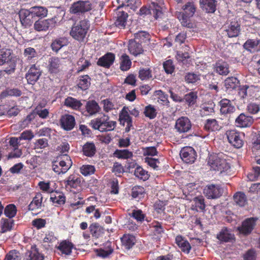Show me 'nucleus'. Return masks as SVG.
Returning a JSON list of instances; mask_svg holds the SVG:
<instances>
[{
    "instance_id": "obj_38",
    "label": "nucleus",
    "mask_w": 260,
    "mask_h": 260,
    "mask_svg": "<svg viewBox=\"0 0 260 260\" xmlns=\"http://www.w3.org/2000/svg\"><path fill=\"white\" fill-rule=\"evenodd\" d=\"M126 109L125 107H124L119 114V120L120 122H123V124L124 123H126L127 124L126 129L132 126V119L126 110Z\"/></svg>"
},
{
    "instance_id": "obj_59",
    "label": "nucleus",
    "mask_w": 260,
    "mask_h": 260,
    "mask_svg": "<svg viewBox=\"0 0 260 260\" xmlns=\"http://www.w3.org/2000/svg\"><path fill=\"white\" fill-rule=\"evenodd\" d=\"M95 168L93 166L85 165L80 168V173L84 176H87L93 174L95 172Z\"/></svg>"
},
{
    "instance_id": "obj_63",
    "label": "nucleus",
    "mask_w": 260,
    "mask_h": 260,
    "mask_svg": "<svg viewBox=\"0 0 260 260\" xmlns=\"http://www.w3.org/2000/svg\"><path fill=\"white\" fill-rule=\"evenodd\" d=\"M194 206L197 211H203L205 210L206 205L204 202V199L202 196L194 198L193 200Z\"/></svg>"
},
{
    "instance_id": "obj_3",
    "label": "nucleus",
    "mask_w": 260,
    "mask_h": 260,
    "mask_svg": "<svg viewBox=\"0 0 260 260\" xmlns=\"http://www.w3.org/2000/svg\"><path fill=\"white\" fill-rule=\"evenodd\" d=\"M89 27L90 23L88 20H81L72 26L70 34L75 40L82 42L85 38Z\"/></svg>"
},
{
    "instance_id": "obj_35",
    "label": "nucleus",
    "mask_w": 260,
    "mask_h": 260,
    "mask_svg": "<svg viewBox=\"0 0 260 260\" xmlns=\"http://www.w3.org/2000/svg\"><path fill=\"white\" fill-rule=\"evenodd\" d=\"M204 127L206 131L215 132L219 131L221 126L215 119H208L206 121Z\"/></svg>"
},
{
    "instance_id": "obj_52",
    "label": "nucleus",
    "mask_w": 260,
    "mask_h": 260,
    "mask_svg": "<svg viewBox=\"0 0 260 260\" xmlns=\"http://www.w3.org/2000/svg\"><path fill=\"white\" fill-rule=\"evenodd\" d=\"M150 39V35L146 31H139L135 34L134 40L137 41L140 44L149 41Z\"/></svg>"
},
{
    "instance_id": "obj_6",
    "label": "nucleus",
    "mask_w": 260,
    "mask_h": 260,
    "mask_svg": "<svg viewBox=\"0 0 260 260\" xmlns=\"http://www.w3.org/2000/svg\"><path fill=\"white\" fill-rule=\"evenodd\" d=\"M92 9V5L89 1H79L74 2L70 8V12L76 15H81L88 12Z\"/></svg>"
},
{
    "instance_id": "obj_49",
    "label": "nucleus",
    "mask_w": 260,
    "mask_h": 260,
    "mask_svg": "<svg viewBox=\"0 0 260 260\" xmlns=\"http://www.w3.org/2000/svg\"><path fill=\"white\" fill-rule=\"evenodd\" d=\"M29 260H43L44 256L40 253L36 246H31L28 252Z\"/></svg>"
},
{
    "instance_id": "obj_26",
    "label": "nucleus",
    "mask_w": 260,
    "mask_h": 260,
    "mask_svg": "<svg viewBox=\"0 0 260 260\" xmlns=\"http://www.w3.org/2000/svg\"><path fill=\"white\" fill-rule=\"evenodd\" d=\"M213 70L220 75L226 76L229 73V64L226 62L219 60L213 64Z\"/></svg>"
},
{
    "instance_id": "obj_62",
    "label": "nucleus",
    "mask_w": 260,
    "mask_h": 260,
    "mask_svg": "<svg viewBox=\"0 0 260 260\" xmlns=\"http://www.w3.org/2000/svg\"><path fill=\"white\" fill-rule=\"evenodd\" d=\"M90 64L91 63L89 60L85 59L84 58H80L77 62L78 73H80L85 70L89 67V66H90Z\"/></svg>"
},
{
    "instance_id": "obj_46",
    "label": "nucleus",
    "mask_w": 260,
    "mask_h": 260,
    "mask_svg": "<svg viewBox=\"0 0 260 260\" xmlns=\"http://www.w3.org/2000/svg\"><path fill=\"white\" fill-rule=\"evenodd\" d=\"M239 84V81L234 77H229L224 81V86L227 90H231L237 88Z\"/></svg>"
},
{
    "instance_id": "obj_61",
    "label": "nucleus",
    "mask_w": 260,
    "mask_h": 260,
    "mask_svg": "<svg viewBox=\"0 0 260 260\" xmlns=\"http://www.w3.org/2000/svg\"><path fill=\"white\" fill-rule=\"evenodd\" d=\"M131 216L135 219L137 221L140 222L144 221L146 218L145 214H144L143 211L140 209L133 210Z\"/></svg>"
},
{
    "instance_id": "obj_60",
    "label": "nucleus",
    "mask_w": 260,
    "mask_h": 260,
    "mask_svg": "<svg viewBox=\"0 0 260 260\" xmlns=\"http://www.w3.org/2000/svg\"><path fill=\"white\" fill-rule=\"evenodd\" d=\"M145 192L144 188L140 186H134L132 188V196L134 198L141 199L144 197Z\"/></svg>"
},
{
    "instance_id": "obj_21",
    "label": "nucleus",
    "mask_w": 260,
    "mask_h": 260,
    "mask_svg": "<svg viewBox=\"0 0 260 260\" xmlns=\"http://www.w3.org/2000/svg\"><path fill=\"white\" fill-rule=\"evenodd\" d=\"M81 178L77 175L72 174L70 175L64 180L65 186L67 188L77 189L81 186Z\"/></svg>"
},
{
    "instance_id": "obj_2",
    "label": "nucleus",
    "mask_w": 260,
    "mask_h": 260,
    "mask_svg": "<svg viewBox=\"0 0 260 260\" xmlns=\"http://www.w3.org/2000/svg\"><path fill=\"white\" fill-rule=\"evenodd\" d=\"M222 156V153L211 154L209 156L208 164L212 170L225 175L231 172V167Z\"/></svg>"
},
{
    "instance_id": "obj_23",
    "label": "nucleus",
    "mask_w": 260,
    "mask_h": 260,
    "mask_svg": "<svg viewBox=\"0 0 260 260\" xmlns=\"http://www.w3.org/2000/svg\"><path fill=\"white\" fill-rule=\"evenodd\" d=\"M56 161H57V164L61 167L64 173L71 168L73 164L70 157L67 154L61 155Z\"/></svg>"
},
{
    "instance_id": "obj_34",
    "label": "nucleus",
    "mask_w": 260,
    "mask_h": 260,
    "mask_svg": "<svg viewBox=\"0 0 260 260\" xmlns=\"http://www.w3.org/2000/svg\"><path fill=\"white\" fill-rule=\"evenodd\" d=\"M151 228L153 231V238L159 240L164 232L161 224L157 221H154L151 224Z\"/></svg>"
},
{
    "instance_id": "obj_4",
    "label": "nucleus",
    "mask_w": 260,
    "mask_h": 260,
    "mask_svg": "<svg viewBox=\"0 0 260 260\" xmlns=\"http://www.w3.org/2000/svg\"><path fill=\"white\" fill-rule=\"evenodd\" d=\"M116 124V121L109 120V117L106 115L91 121L92 128L102 132L114 130Z\"/></svg>"
},
{
    "instance_id": "obj_50",
    "label": "nucleus",
    "mask_w": 260,
    "mask_h": 260,
    "mask_svg": "<svg viewBox=\"0 0 260 260\" xmlns=\"http://www.w3.org/2000/svg\"><path fill=\"white\" fill-rule=\"evenodd\" d=\"M134 175L136 177L143 181H145L149 178L148 172L140 166H137L135 170Z\"/></svg>"
},
{
    "instance_id": "obj_25",
    "label": "nucleus",
    "mask_w": 260,
    "mask_h": 260,
    "mask_svg": "<svg viewBox=\"0 0 260 260\" xmlns=\"http://www.w3.org/2000/svg\"><path fill=\"white\" fill-rule=\"evenodd\" d=\"M115 58L114 54L109 52L100 57L97 63L100 66L109 68L113 63Z\"/></svg>"
},
{
    "instance_id": "obj_22",
    "label": "nucleus",
    "mask_w": 260,
    "mask_h": 260,
    "mask_svg": "<svg viewBox=\"0 0 260 260\" xmlns=\"http://www.w3.org/2000/svg\"><path fill=\"white\" fill-rule=\"evenodd\" d=\"M245 49L252 53L260 51V40L258 39H248L244 44Z\"/></svg>"
},
{
    "instance_id": "obj_11",
    "label": "nucleus",
    "mask_w": 260,
    "mask_h": 260,
    "mask_svg": "<svg viewBox=\"0 0 260 260\" xmlns=\"http://www.w3.org/2000/svg\"><path fill=\"white\" fill-rule=\"evenodd\" d=\"M223 27L230 38L237 37L240 31V25L235 20L226 22Z\"/></svg>"
},
{
    "instance_id": "obj_5",
    "label": "nucleus",
    "mask_w": 260,
    "mask_h": 260,
    "mask_svg": "<svg viewBox=\"0 0 260 260\" xmlns=\"http://www.w3.org/2000/svg\"><path fill=\"white\" fill-rule=\"evenodd\" d=\"M229 142L235 148H240L244 144V134L236 130H229L226 132Z\"/></svg>"
},
{
    "instance_id": "obj_10",
    "label": "nucleus",
    "mask_w": 260,
    "mask_h": 260,
    "mask_svg": "<svg viewBox=\"0 0 260 260\" xmlns=\"http://www.w3.org/2000/svg\"><path fill=\"white\" fill-rule=\"evenodd\" d=\"M238 90V95L244 103L247 101L252 96V93L253 91H257L260 92V88L257 87L249 86L247 85L240 86Z\"/></svg>"
},
{
    "instance_id": "obj_18",
    "label": "nucleus",
    "mask_w": 260,
    "mask_h": 260,
    "mask_svg": "<svg viewBox=\"0 0 260 260\" xmlns=\"http://www.w3.org/2000/svg\"><path fill=\"white\" fill-rule=\"evenodd\" d=\"M216 0H200V8L207 13H214L216 10Z\"/></svg>"
},
{
    "instance_id": "obj_14",
    "label": "nucleus",
    "mask_w": 260,
    "mask_h": 260,
    "mask_svg": "<svg viewBox=\"0 0 260 260\" xmlns=\"http://www.w3.org/2000/svg\"><path fill=\"white\" fill-rule=\"evenodd\" d=\"M191 122L187 117H181L176 121L175 128L180 133L187 132L191 129Z\"/></svg>"
},
{
    "instance_id": "obj_40",
    "label": "nucleus",
    "mask_w": 260,
    "mask_h": 260,
    "mask_svg": "<svg viewBox=\"0 0 260 260\" xmlns=\"http://www.w3.org/2000/svg\"><path fill=\"white\" fill-rule=\"evenodd\" d=\"M82 152L84 155L87 157H92L95 153L96 148L92 142L86 143L82 147Z\"/></svg>"
},
{
    "instance_id": "obj_57",
    "label": "nucleus",
    "mask_w": 260,
    "mask_h": 260,
    "mask_svg": "<svg viewBox=\"0 0 260 260\" xmlns=\"http://www.w3.org/2000/svg\"><path fill=\"white\" fill-rule=\"evenodd\" d=\"M16 213L17 208L14 204L7 205L4 209L5 215L10 219L14 217L16 215Z\"/></svg>"
},
{
    "instance_id": "obj_12",
    "label": "nucleus",
    "mask_w": 260,
    "mask_h": 260,
    "mask_svg": "<svg viewBox=\"0 0 260 260\" xmlns=\"http://www.w3.org/2000/svg\"><path fill=\"white\" fill-rule=\"evenodd\" d=\"M180 155L182 160L186 164H192L196 159V152L191 147L183 148L180 151Z\"/></svg>"
},
{
    "instance_id": "obj_9",
    "label": "nucleus",
    "mask_w": 260,
    "mask_h": 260,
    "mask_svg": "<svg viewBox=\"0 0 260 260\" xmlns=\"http://www.w3.org/2000/svg\"><path fill=\"white\" fill-rule=\"evenodd\" d=\"M223 193V189L219 185L209 184L204 189V193L208 199H215L219 198Z\"/></svg>"
},
{
    "instance_id": "obj_30",
    "label": "nucleus",
    "mask_w": 260,
    "mask_h": 260,
    "mask_svg": "<svg viewBox=\"0 0 260 260\" xmlns=\"http://www.w3.org/2000/svg\"><path fill=\"white\" fill-rule=\"evenodd\" d=\"M30 8L31 17H37L43 18L47 16L48 10L43 6H34Z\"/></svg>"
},
{
    "instance_id": "obj_31",
    "label": "nucleus",
    "mask_w": 260,
    "mask_h": 260,
    "mask_svg": "<svg viewBox=\"0 0 260 260\" xmlns=\"http://www.w3.org/2000/svg\"><path fill=\"white\" fill-rule=\"evenodd\" d=\"M234 238V235L226 228L222 229L219 234L217 235V238L223 242H231Z\"/></svg>"
},
{
    "instance_id": "obj_28",
    "label": "nucleus",
    "mask_w": 260,
    "mask_h": 260,
    "mask_svg": "<svg viewBox=\"0 0 260 260\" xmlns=\"http://www.w3.org/2000/svg\"><path fill=\"white\" fill-rule=\"evenodd\" d=\"M74 247L73 244L69 241L63 240L55 248L61 252V254L70 255L72 253V250Z\"/></svg>"
},
{
    "instance_id": "obj_58",
    "label": "nucleus",
    "mask_w": 260,
    "mask_h": 260,
    "mask_svg": "<svg viewBox=\"0 0 260 260\" xmlns=\"http://www.w3.org/2000/svg\"><path fill=\"white\" fill-rule=\"evenodd\" d=\"M234 200L236 204L240 206H244L246 203V198L244 193L237 192L234 196Z\"/></svg>"
},
{
    "instance_id": "obj_7",
    "label": "nucleus",
    "mask_w": 260,
    "mask_h": 260,
    "mask_svg": "<svg viewBox=\"0 0 260 260\" xmlns=\"http://www.w3.org/2000/svg\"><path fill=\"white\" fill-rule=\"evenodd\" d=\"M220 112L222 115L231 117L237 111L233 102L229 99H222L219 102Z\"/></svg>"
},
{
    "instance_id": "obj_47",
    "label": "nucleus",
    "mask_w": 260,
    "mask_h": 260,
    "mask_svg": "<svg viewBox=\"0 0 260 260\" xmlns=\"http://www.w3.org/2000/svg\"><path fill=\"white\" fill-rule=\"evenodd\" d=\"M215 104L213 103L205 104L202 106L200 114L202 116L209 115L214 112Z\"/></svg>"
},
{
    "instance_id": "obj_1",
    "label": "nucleus",
    "mask_w": 260,
    "mask_h": 260,
    "mask_svg": "<svg viewBox=\"0 0 260 260\" xmlns=\"http://www.w3.org/2000/svg\"><path fill=\"white\" fill-rule=\"evenodd\" d=\"M183 12H178L176 16L179 19L181 25L189 28L193 27V24L191 22L190 18L193 17L196 12L197 7L194 2H188L182 7Z\"/></svg>"
},
{
    "instance_id": "obj_39",
    "label": "nucleus",
    "mask_w": 260,
    "mask_h": 260,
    "mask_svg": "<svg viewBox=\"0 0 260 260\" xmlns=\"http://www.w3.org/2000/svg\"><path fill=\"white\" fill-rule=\"evenodd\" d=\"M64 105L74 110H79L82 104L79 100L72 97L69 96L64 100Z\"/></svg>"
},
{
    "instance_id": "obj_51",
    "label": "nucleus",
    "mask_w": 260,
    "mask_h": 260,
    "mask_svg": "<svg viewBox=\"0 0 260 260\" xmlns=\"http://www.w3.org/2000/svg\"><path fill=\"white\" fill-rule=\"evenodd\" d=\"M198 96L196 92L191 91L188 93L186 94L183 99L185 103L189 106H191L195 104L197 102Z\"/></svg>"
},
{
    "instance_id": "obj_42",
    "label": "nucleus",
    "mask_w": 260,
    "mask_h": 260,
    "mask_svg": "<svg viewBox=\"0 0 260 260\" xmlns=\"http://www.w3.org/2000/svg\"><path fill=\"white\" fill-rule=\"evenodd\" d=\"M50 200L57 205H62L66 203V198L63 193L55 191L51 194Z\"/></svg>"
},
{
    "instance_id": "obj_55",
    "label": "nucleus",
    "mask_w": 260,
    "mask_h": 260,
    "mask_svg": "<svg viewBox=\"0 0 260 260\" xmlns=\"http://www.w3.org/2000/svg\"><path fill=\"white\" fill-rule=\"evenodd\" d=\"M152 72L151 70L148 68H140L139 71V78L141 80H146L151 78Z\"/></svg>"
},
{
    "instance_id": "obj_48",
    "label": "nucleus",
    "mask_w": 260,
    "mask_h": 260,
    "mask_svg": "<svg viewBox=\"0 0 260 260\" xmlns=\"http://www.w3.org/2000/svg\"><path fill=\"white\" fill-rule=\"evenodd\" d=\"M113 155L119 159H126L131 158L133 156V153L127 149H117L114 151Z\"/></svg>"
},
{
    "instance_id": "obj_32",
    "label": "nucleus",
    "mask_w": 260,
    "mask_h": 260,
    "mask_svg": "<svg viewBox=\"0 0 260 260\" xmlns=\"http://www.w3.org/2000/svg\"><path fill=\"white\" fill-rule=\"evenodd\" d=\"M69 43L68 40L66 37H60L54 40L51 45L53 51L57 52L61 48L67 46Z\"/></svg>"
},
{
    "instance_id": "obj_19",
    "label": "nucleus",
    "mask_w": 260,
    "mask_h": 260,
    "mask_svg": "<svg viewBox=\"0 0 260 260\" xmlns=\"http://www.w3.org/2000/svg\"><path fill=\"white\" fill-rule=\"evenodd\" d=\"M253 119L251 116L241 113L235 119V124L240 127H249L253 123Z\"/></svg>"
},
{
    "instance_id": "obj_8",
    "label": "nucleus",
    "mask_w": 260,
    "mask_h": 260,
    "mask_svg": "<svg viewBox=\"0 0 260 260\" xmlns=\"http://www.w3.org/2000/svg\"><path fill=\"white\" fill-rule=\"evenodd\" d=\"M57 17H54L51 19L39 20L34 23V28L38 31H46L55 26L57 22Z\"/></svg>"
},
{
    "instance_id": "obj_64",
    "label": "nucleus",
    "mask_w": 260,
    "mask_h": 260,
    "mask_svg": "<svg viewBox=\"0 0 260 260\" xmlns=\"http://www.w3.org/2000/svg\"><path fill=\"white\" fill-rule=\"evenodd\" d=\"M5 260H21L20 254L16 250H12L6 254Z\"/></svg>"
},
{
    "instance_id": "obj_16",
    "label": "nucleus",
    "mask_w": 260,
    "mask_h": 260,
    "mask_svg": "<svg viewBox=\"0 0 260 260\" xmlns=\"http://www.w3.org/2000/svg\"><path fill=\"white\" fill-rule=\"evenodd\" d=\"M41 75V72L40 69L35 64H33L26 74L25 78L28 84H34L38 81Z\"/></svg>"
},
{
    "instance_id": "obj_43",
    "label": "nucleus",
    "mask_w": 260,
    "mask_h": 260,
    "mask_svg": "<svg viewBox=\"0 0 260 260\" xmlns=\"http://www.w3.org/2000/svg\"><path fill=\"white\" fill-rule=\"evenodd\" d=\"M12 50L7 48L0 49V66L8 63L11 59Z\"/></svg>"
},
{
    "instance_id": "obj_56",
    "label": "nucleus",
    "mask_w": 260,
    "mask_h": 260,
    "mask_svg": "<svg viewBox=\"0 0 260 260\" xmlns=\"http://www.w3.org/2000/svg\"><path fill=\"white\" fill-rule=\"evenodd\" d=\"M144 113L146 117H148L150 119H154L157 115L156 109L151 105L145 107Z\"/></svg>"
},
{
    "instance_id": "obj_17",
    "label": "nucleus",
    "mask_w": 260,
    "mask_h": 260,
    "mask_svg": "<svg viewBox=\"0 0 260 260\" xmlns=\"http://www.w3.org/2000/svg\"><path fill=\"white\" fill-rule=\"evenodd\" d=\"M59 122L61 127L66 131L72 129L75 125V119L73 116L65 114L61 116Z\"/></svg>"
},
{
    "instance_id": "obj_27",
    "label": "nucleus",
    "mask_w": 260,
    "mask_h": 260,
    "mask_svg": "<svg viewBox=\"0 0 260 260\" xmlns=\"http://www.w3.org/2000/svg\"><path fill=\"white\" fill-rule=\"evenodd\" d=\"M128 49L130 53L134 56H137L143 52L142 45L134 40L129 41Z\"/></svg>"
},
{
    "instance_id": "obj_41",
    "label": "nucleus",
    "mask_w": 260,
    "mask_h": 260,
    "mask_svg": "<svg viewBox=\"0 0 260 260\" xmlns=\"http://www.w3.org/2000/svg\"><path fill=\"white\" fill-rule=\"evenodd\" d=\"M42 194L41 193H37L28 205V209L34 210L40 208L42 206Z\"/></svg>"
},
{
    "instance_id": "obj_54",
    "label": "nucleus",
    "mask_w": 260,
    "mask_h": 260,
    "mask_svg": "<svg viewBox=\"0 0 260 260\" xmlns=\"http://www.w3.org/2000/svg\"><path fill=\"white\" fill-rule=\"evenodd\" d=\"M90 85V78L86 75L80 77L78 86L82 90L87 89Z\"/></svg>"
},
{
    "instance_id": "obj_33",
    "label": "nucleus",
    "mask_w": 260,
    "mask_h": 260,
    "mask_svg": "<svg viewBox=\"0 0 260 260\" xmlns=\"http://www.w3.org/2000/svg\"><path fill=\"white\" fill-rule=\"evenodd\" d=\"M122 245L126 249L133 247L136 243L135 237L132 235L125 234L121 238Z\"/></svg>"
},
{
    "instance_id": "obj_36",
    "label": "nucleus",
    "mask_w": 260,
    "mask_h": 260,
    "mask_svg": "<svg viewBox=\"0 0 260 260\" xmlns=\"http://www.w3.org/2000/svg\"><path fill=\"white\" fill-rule=\"evenodd\" d=\"M113 251L111 246V242H107L105 244V249L100 248L95 250L96 255L102 258H105L108 256Z\"/></svg>"
},
{
    "instance_id": "obj_29",
    "label": "nucleus",
    "mask_w": 260,
    "mask_h": 260,
    "mask_svg": "<svg viewBox=\"0 0 260 260\" xmlns=\"http://www.w3.org/2000/svg\"><path fill=\"white\" fill-rule=\"evenodd\" d=\"M147 11L148 13L153 15L155 19L161 18L163 15L162 8L157 3L152 2Z\"/></svg>"
},
{
    "instance_id": "obj_24",
    "label": "nucleus",
    "mask_w": 260,
    "mask_h": 260,
    "mask_svg": "<svg viewBox=\"0 0 260 260\" xmlns=\"http://www.w3.org/2000/svg\"><path fill=\"white\" fill-rule=\"evenodd\" d=\"M19 18L21 24L25 27H29L32 24V21L31 20V16L30 8L29 9H22L20 11Z\"/></svg>"
},
{
    "instance_id": "obj_37",
    "label": "nucleus",
    "mask_w": 260,
    "mask_h": 260,
    "mask_svg": "<svg viewBox=\"0 0 260 260\" xmlns=\"http://www.w3.org/2000/svg\"><path fill=\"white\" fill-rule=\"evenodd\" d=\"M176 242L181 250L187 253H189L191 246L189 242L181 236H177L176 238Z\"/></svg>"
},
{
    "instance_id": "obj_20",
    "label": "nucleus",
    "mask_w": 260,
    "mask_h": 260,
    "mask_svg": "<svg viewBox=\"0 0 260 260\" xmlns=\"http://www.w3.org/2000/svg\"><path fill=\"white\" fill-rule=\"evenodd\" d=\"M101 108L99 104L94 100H90L86 102L85 105V112L86 116H91L99 113Z\"/></svg>"
},
{
    "instance_id": "obj_53",
    "label": "nucleus",
    "mask_w": 260,
    "mask_h": 260,
    "mask_svg": "<svg viewBox=\"0 0 260 260\" xmlns=\"http://www.w3.org/2000/svg\"><path fill=\"white\" fill-rule=\"evenodd\" d=\"M2 232L5 233L10 231L14 225V220L10 218H2L1 220Z\"/></svg>"
},
{
    "instance_id": "obj_15",
    "label": "nucleus",
    "mask_w": 260,
    "mask_h": 260,
    "mask_svg": "<svg viewBox=\"0 0 260 260\" xmlns=\"http://www.w3.org/2000/svg\"><path fill=\"white\" fill-rule=\"evenodd\" d=\"M256 220V219L254 218H247L242 222L241 226L238 228V230L241 234L245 235H248L253 230Z\"/></svg>"
},
{
    "instance_id": "obj_44",
    "label": "nucleus",
    "mask_w": 260,
    "mask_h": 260,
    "mask_svg": "<svg viewBox=\"0 0 260 260\" xmlns=\"http://www.w3.org/2000/svg\"><path fill=\"white\" fill-rule=\"evenodd\" d=\"M120 69L123 71H128L131 67L132 61L129 56L126 54H123L120 58Z\"/></svg>"
},
{
    "instance_id": "obj_45",
    "label": "nucleus",
    "mask_w": 260,
    "mask_h": 260,
    "mask_svg": "<svg viewBox=\"0 0 260 260\" xmlns=\"http://www.w3.org/2000/svg\"><path fill=\"white\" fill-rule=\"evenodd\" d=\"M60 60L57 57H52L49 60V70L51 73H56L60 70Z\"/></svg>"
},
{
    "instance_id": "obj_13",
    "label": "nucleus",
    "mask_w": 260,
    "mask_h": 260,
    "mask_svg": "<svg viewBox=\"0 0 260 260\" xmlns=\"http://www.w3.org/2000/svg\"><path fill=\"white\" fill-rule=\"evenodd\" d=\"M120 8L121 6L118 7L114 16V24L117 27L120 29H124L126 25L128 14L124 11H121Z\"/></svg>"
}]
</instances>
